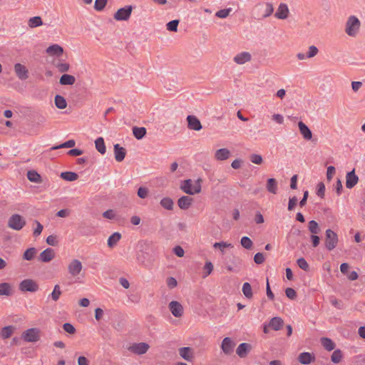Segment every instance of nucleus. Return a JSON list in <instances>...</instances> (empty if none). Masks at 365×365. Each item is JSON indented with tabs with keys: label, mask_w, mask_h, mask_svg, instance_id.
Returning a JSON list of instances; mask_svg holds the SVG:
<instances>
[{
	"label": "nucleus",
	"mask_w": 365,
	"mask_h": 365,
	"mask_svg": "<svg viewBox=\"0 0 365 365\" xmlns=\"http://www.w3.org/2000/svg\"><path fill=\"white\" fill-rule=\"evenodd\" d=\"M241 245L245 249H251L252 247V241L248 237H242L240 240Z\"/></svg>",
	"instance_id": "50"
},
{
	"label": "nucleus",
	"mask_w": 365,
	"mask_h": 365,
	"mask_svg": "<svg viewBox=\"0 0 365 365\" xmlns=\"http://www.w3.org/2000/svg\"><path fill=\"white\" fill-rule=\"evenodd\" d=\"M63 329L66 332L71 334H73L76 332L75 327L70 323H65L63 325Z\"/></svg>",
	"instance_id": "61"
},
{
	"label": "nucleus",
	"mask_w": 365,
	"mask_h": 365,
	"mask_svg": "<svg viewBox=\"0 0 365 365\" xmlns=\"http://www.w3.org/2000/svg\"><path fill=\"white\" fill-rule=\"evenodd\" d=\"M274 11L273 5L271 3H258L257 4L254 9V14L258 17L261 19H264L269 17Z\"/></svg>",
	"instance_id": "3"
},
{
	"label": "nucleus",
	"mask_w": 365,
	"mask_h": 365,
	"mask_svg": "<svg viewBox=\"0 0 365 365\" xmlns=\"http://www.w3.org/2000/svg\"><path fill=\"white\" fill-rule=\"evenodd\" d=\"M67 270L71 277L77 278L83 271V264L79 259H73L68 264Z\"/></svg>",
	"instance_id": "5"
},
{
	"label": "nucleus",
	"mask_w": 365,
	"mask_h": 365,
	"mask_svg": "<svg viewBox=\"0 0 365 365\" xmlns=\"http://www.w3.org/2000/svg\"><path fill=\"white\" fill-rule=\"evenodd\" d=\"M107 3V0H96L94 8L96 11H102Z\"/></svg>",
	"instance_id": "57"
},
{
	"label": "nucleus",
	"mask_w": 365,
	"mask_h": 365,
	"mask_svg": "<svg viewBox=\"0 0 365 365\" xmlns=\"http://www.w3.org/2000/svg\"><path fill=\"white\" fill-rule=\"evenodd\" d=\"M160 205L167 210H172L174 207V202L170 197H165L160 200Z\"/></svg>",
	"instance_id": "34"
},
{
	"label": "nucleus",
	"mask_w": 365,
	"mask_h": 365,
	"mask_svg": "<svg viewBox=\"0 0 365 365\" xmlns=\"http://www.w3.org/2000/svg\"><path fill=\"white\" fill-rule=\"evenodd\" d=\"M308 228L312 235L319 234L320 232L319 226L315 220H311L309 222Z\"/></svg>",
	"instance_id": "46"
},
{
	"label": "nucleus",
	"mask_w": 365,
	"mask_h": 365,
	"mask_svg": "<svg viewBox=\"0 0 365 365\" xmlns=\"http://www.w3.org/2000/svg\"><path fill=\"white\" fill-rule=\"evenodd\" d=\"M297 265L303 270L308 271L309 269V264L303 257H301L297 261Z\"/></svg>",
	"instance_id": "55"
},
{
	"label": "nucleus",
	"mask_w": 365,
	"mask_h": 365,
	"mask_svg": "<svg viewBox=\"0 0 365 365\" xmlns=\"http://www.w3.org/2000/svg\"><path fill=\"white\" fill-rule=\"evenodd\" d=\"M179 24L178 20H173L166 24V29L170 31L176 32Z\"/></svg>",
	"instance_id": "51"
},
{
	"label": "nucleus",
	"mask_w": 365,
	"mask_h": 365,
	"mask_svg": "<svg viewBox=\"0 0 365 365\" xmlns=\"http://www.w3.org/2000/svg\"><path fill=\"white\" fill-rule=\"evenodd\" d=\"M187 126L190 130H200L202 129V125L199 119L195 115H188L187 117Z\"/></svg>",
	"instance_id": "22"
},
{
	"label": "nucleus",
	"mask_w": 365,
	"mask_h": 365,
	"mask_svg": "<svg viewBox=\"0 0 365 365\" xmlns=\"http://www.w3.org/2000/svg\"><path fill=\"white\" fill-rule=\"evenodd\" d=\"M15 328L13 326H7L4 328L0 331V336L2 339H8L9 338L12 334L14 333Z\"/></svg>",
	"instance_id": "40"
},
{
	"label": "nucleus",
	"mask_w": 365,
	"mask_h": 365,
	"mask_svg": "<svg viewBox=\"0 0 365 365\" xmlns=\"http://www.w3.org/2000/svg\"><path fill=\"white\" fill-rule=\"evenodd\" d=\"M25 225L24 217L19 214L12 215L8 220V227L16 231L21 230Z\"/></svg>",
	"instance_id": "4"
},
{
	"label": "nucleus",
	"mask_w": 365,
	"mask_h": 365,
	"mask_svg": "<svg viewBox=\"0 0 365 365\" xmlns=\"http://www.w3.org/2000/svg\"><path fill=\"white\" fill-rule=\"evenodd\" d=\"M213 269L214 267L212 263L210 261H206L203 267V277H207V276H209L213 271Z\"/></svg>",
	"instance_id": "48"
},
{
	"label": "nucleus",
	"mask_w": 365,
	"mask_h": 365,
	"mask_svg": "<svg viewBox=\"0 0 365 365\" xmlns=\"http://www.w3.org/2000/svg\"><path fill=\"white\" fill-rule=\"evenodd\" d=\"M242 292L247 298L251 299L252 297L253 294H252V287H251V285L250 283L245 282L243 284Z\"/></svg>",
	"instance_id": "47"
},
{
	"label": "nucleus",
	"mask_w": 365,
	"mask_h": 365,
	"mask_svg": "<svg viewBox=\"0 0 365 365\" xmlns=\"http://www.w3.org/2000/svg\"><path fill=\"white\" fill-rule=\"evenodd\" d=\"M254 261L256 264H260L264 262V256L262 253L258 252L254 257Z\"/></svg>",
	"instance_id": "63"
},
{
	"label": "nucleus",
	"mask_w": 365,
	"mask_h": 365,
	"mask_svg": "<svg viewBox=\"0 0 365 365\" xmlns=\"http://www.w3.org/2000/svg\"><path fill=\"white\" fill-rule=\"evenodd\" d=\"M251 349V344L248 343H242L237 346L236 353L240 358H245L247 356Z\"/></svg>",
	"instance_id": "25"
},
{
	"label": "nucleus",
	"mask_w": 365,
	"mask_h": 365,
	"mask_svg": "<svg viewBox=\"0 0 365 365\" xmlns=\"http://www.w3.org/2000/svg\"><path fill=\"white\" fill-rule=\"evenodd\" d=\"M298 360L302 364H309L314 360V356L310 353L304 352L299 355Z\"/></svg>",
	"instance_id": "30"
},
{
	"label": "nucleus",
	"mask_w": 365,
	"mask_h": 365,
	"mask_svg": "<svg viewBox=\"0 0 365 365\" xmlns=\"http://www.w3.org/2000/svg\"><path fill=\"white\" fill-rule=\"evenodd\" d=\"M341 358H342V354L340 350H336L332 353L331 361L334 363L336 364V363L340 362L341 360Z\"/></svg>",
	"instance_id": "56"
},
{
	"label": "nucleus",
	"mask_w": 365,
	"mask_h": 365,
	"mask_svg": "<svg viewBox=\"0 0 365 365\" xmlns=\"http://www.w3.org/2000/svg\"><path fill=\"white\" fill-rule=\"evenodd\" d=\"M45 51L48 56L60 58L64 51L62 46L57 43H53L48 46Z\"/></svg>",
	"instance_id": "16"
},
{
	"label": "nucleus",
	"mask_w": 365,
	"mask_h": 365,
	"mask_svg": "<svg viewBox=\"0 0 365 365\" xmlns=\"http://www.w3.org/2000/svg\"><path fill=\"white\" fill-rule=\"evenodd\" d=\"M103 217L108 220H113L116 217V213L113 210H108L103 213Z\"/></svg>",
	"instance_id": "59"
},
{
	"label": "nucleus",
	"mask_w": 365,
	"mask_h": 365,
	"mask_svg": "<svg viewBox=\"0 0 365 365\" xmlns=\"http://www.w3.org/2000/svg\"><path fill=\"white\" fill-rule=\"evenodd\" d=\"M54 103L58 109H64L67 107V102L62 96L56 95L54 98Z\"/></svg>",
	"instance_id": "39"
},
{
	"label": "nucleus",
	"mask_w": 365,
	"mask_h": 365,
	"mask_svg": "<svg viewBox=\"0 0 365 365\" xmlns=\"http://www.w3.org/2000/svg\"><path fill=\"white\" fill-rule=\"evenodd\" d=\"M52 64L59 73L68 72L71 67L68 63L61 59L53 61Z\"/></svg>",
	"instance_id": "23"
},
{
	"label": "nucleus",
	"mask_w": 365,
	"mask_h": 365,
	"mask_svg": "<svg viewBox=\"0 0 365 365\" xmlns=\"http://www.w3.org/2000/svg\"><path fill=\"white\" fill-rule=\"evenodd\" d=\"M178 353L181 358L188 361H191L194 357L193 349L190 347L180 348Z\"/></svg>",
	"instance_id": "24"
},
{
	"label": "nucleus",
	"mask_w": 365,
	"mask_h": 365,
	"mask_svg": "<svg viewBox=\"0 0 365 365\" xmlns=\"http://www.w3.org/2000/svg\"><path fill=\"white\" fill-rule=\"evenodd\" d=\"M359 182V177L355 173V170L349 172L346 175V187L353 188Z\"/></svg>",
	"instance_id": "19"
},
{
	"label": "nucleus",
	"mask_w": 365,
	"mask_h": 365,
	"mask_svg": "<svg viewBox=\"0 0 365 365\" xmlns=\"http://www.w3.org/2000/svg\"><path fill=\"white\" fill-rule=\"evenodd\" d=\"M61 178L66 181H74L78 178V174L73 172H63L61 173Z\"/></svg>",
	"instance_id": "42"
},
{
	"label": "nucleus",
	"mask_w": 365,
	"mask_h": 365,
	"mask_svg": "<svg viewBox=\"0 0 365 365\" xmlns=\"http://www.w3.org/2000/svg\"><path fill=\"white\" fill-rule=\"evenodd\" d=\"M37 255V250L35 247H30L25 250L23 254V259L27 261L33 260Z\"/></svg>",
	"instance_id": "33"
},
{
	"label": "nucleus",
	"mask_w": 365,
	"mask_h": 365,
	"mask_svg": "<svg viewBox=\"0 0 365 365\" xmlns=\"http://www.w3.org/2000/svg\"><path fill=\"white\" fill-rule=\"evenodd\" d=\"M55 257V251L51 248H46L40 253L38 260L41 262L47 263L53 260Z\"/></svg>",
	"instance_id": "18"
},
{
	"label": "nucleus",
	"mask_w": 365,
	"mask_h": 365,
	"mask_svg": "<svg viewBox=\"0 0 365 365\" xmlns=\"http://www.w3.org/2000/svg\"><path fill=\"white\" fill-rule=\"evenodd\" d=\"M138 196L141 199H145L148 196L149 190L145 187H140L138 190Z\"/></svg>",
	"instance_id": "53"
},
{
	"label": "nucleus",
	"mask_w": 365,
	"mask_h": 365,
	"mask_svg": "<svg viewBox=\"0 0 365 365\" xmlns=\"http://www.w3.org/2000/svg\"><path fill=\"white\" fill-rule=\"evenodd\" d=\"M231 156V152L227 148H220L216 150L214 158L217 161L226 160Z\"/></svg>",
	"instance_id": "21"
},
{
	"label": "nucleus",
	"mask_w": 365,
	"mask_h": 365,
	"mask_svg": "<svg viewBox=\"0 0 365 365\" xmlns=\"http://www.w3.org/2000/svg\"><path fill=\"white\" fill-rule=\"evenodd\" d=\"M241 265V259L236 257L232 256L229 261L225 263V268L227 272H237L240 270Z\"/></svg>",
	"instance_id": "13"
},
{
	"label": "nucleus",
	"mask_w": 365,
	"mask_h": 365,
	"mask_svg": "<svg viewBox=\"0 0 365 365\" xmlns=\"http://www.w3.org/2000/svg\"><path fill=\"white\" fill-rule=\"evenodd\" d=\"M319 53V49L316 46L312 45L308 47L307 52L306 53V56L308 58H312L315 57Z\"/></svg>",
	"instance_id": "49"
},
{
	"label": "nucleus",
	"mask_w": 365,
	"mask_h": 365,
	"mask_svg": "<svg viewBox=\"0 0 365 365\" xmlns=\"http://www.w3.org/2000/svg\"><path fill=\"white\" fill-rule=\"evenodd\" d=\"M27 178L29 180L35 183H41L42 182L41 175L35 170L28 171Z\"/></svg>",
	"instance_id": "37"
},
{
	"label": "nucleus",
	"mask_w": 365,
	"mask_h": 365,
	"mask_svg": "<svg viewBox=\"0 0 365 365\" xmlns=\"http://www.w3.org/2000/svg\"><path fill=\"white\" fill-rule=\"evenodd\" d=\"M19 289L22 292H36L39 289V286L36 280L25 279L19 283Z\"/></svg>",
	"instance_id": "8"
},
{
	"label": "nucleus",
	"mask_w": 365,
	"mask_h": 365,
	"mask_svg": "<svg viewBox=\"0 0 365 365\" xmlns=\"http://www.w3.org/2000/svg\"><path fill=\"white\" fill-rule=\"evenodd\" d=\"M266 188L272 194H277L278 190L277 182L274 178H269L267 181Z\"/></svg>",
	"instance_id": "31"
},
{
	"label": "nucleus",
	"mask_w": 365,
	"mask_h": 365,
	"mask_svg": "<svg viewBox=\"0 0 365 365\" xmlns=\"http://www.w3.org/2000/svg\"><path fill=\"white\" fill-rule=\"evenodd\" d=\"M14 294V289L8 282L0 283V296L9 297Z\"/></svg>",
	"instance_id": "28"
},
{
	"label": "nucleus",
	"mask_w": 365,
	"mask_h": 365,
	"mask_svg": "<svg viewBox=\"0 0 365 365\" xmlns=\"http://www.w3.org/2000/svg\"><path fill=\"white\" fill-rule=\"evenodd\" d=\"M298 128L300 134L306 140H310L312 138V133L308 126L302 121L298 123Z\"/></svg>",
	"instance_id": "20"
},
{
	"label": "nucleus",
	"mask_w": 365,
	"mask_h": 365,
	"mask_svg": "<svg viewBox=\"0 0 365 365\" xmlns=\"http://www.w3.org/2000/svg\"><path fill=\"white\" fill-rule=\"evenodd\" d=\"M283 325V320L280 317H273L270 322L269 326L271 327L274 330H279Z\"/></svg>",
	"instance_id": "38"
},
{
	"label": "nucleus",
	"mask_w": 365,
	"mask_h": 365,
	"mask_svg": "<svg viewBox=\"0 0 365 365\" xmlns=\"http://www.w3.org/2000/svg\"><path fill=\"white\" fill-rule=\"evenodd\" d=\"M46 242L48 245H51V246H56L58 244V240H57V237L56 235H49L47 238H46Z\"/></svg>",
	"instance_id": "64"
},
{
	"label": "nucleus",
	"mask_w": 365,
	"mask_h": 365,
	"mask_svg": "<svg viewBox=\"0 0 365 365\" xmlns=\"http://www.w3.org/2000/svg\"><path fill=\"white\" fill-rule=\"evenodd\" d=\"M61 295V287L58 284H56L53 287V289L49 297L54 302H56L59 299L60 296Z\"/></svg>",
	"instance_id": "45"
},
{
	"label": "nucleus",
	"mask_w": 365,
	"mask_h": 365,
	"mask_svg": "<svg viewBox=\"0 0 365 365\" xmlns=\"http://www.w3.org/2000/svg\"><path fill=\"white\" fill-rule=\"evenodd\" d=\"M168 308L175 317H182L184 314V308L178 301H171L168 304Z\"/></svg>",
	"instance_id": "14"
},
{
	"label": "nucleus",
	"mask_w": 365,
	"mask_h": 365,
	"mask_svg": "<svg viewBox=\"0 0 365 365\" xmlns=\"http://www.w3.org/2000/svg\"><path fill=\"white\" fill-rule=\"evenodd\" d=\"M321 343L327 351H331L335 347L334 343L329 338H322Z\"/></svg>",
	"instance_id": "44"
},
{
	"label": "nucleus",
	"mask_w": 365,
	"mask_h": 365,
	"mask_svg": "<svg viewBox=\"0 0 365 365\" xmlns=\"http://www.w3.org/2000/svg\"><path fill=\"white\" fill-rule=\"evenodd\" d=\"M289 16V9L285 3H280L274 14L275 18L280 20L287 19Z\"/></svg>",
	"instance_id": "17"
},
{
	"label": "nucleus",
	"mask_w": 365,
	"mask_h": 365,
	"mask_svg": "<svg viewBox=\"0 0 365 365\" xmlns=\"http://www.w3.org/2000/svg\"><path fill=\"white\" fill-rule=\"evenodd\" d=\"M114 154L115 159L117 162H122L126 154L125 149L121 147L119 144L114 145Z\"/></svg>",
	"instance_id": "27"
},
{
	"label": "nucleus",
	"mask_w": 365,
	"mask_h": 365,
	"mask_svg": "<svg viewBox=\"0 0 365 365\" xmlns=\"http://www.w3.org/2000/svg\"><path fill=\"white\" fill-rule=\"evenodd\" d=\"M96 149L102 155L106 153V148L104 143V139L102 137L98 138L95 140Z\"/></svg>",
	"instance_id": "36"
},
{
	"label": "nucleus",
	"mask_w": 365,
	"mask_h": 365,
	"mask_svg": "<svg viewBox=\"0 0 365 365\" xmlns=\"http://www.w3.org/2000/svg\"><path fill=\"white\" fill-rule=\"evenodd\" d=\"M34 223L36 224V227L34 230V235L36 237L41 235V233L43 231V227L38 221L36 220Z\"/></svg>",
	"instance_id": "62"
},
{
	"label": "nucleus",
	"mask_w": 365,
	"mask_h": 365,
	"mask_svg": "<svg viewBox=\"0 0 365 365\" xmlns=\"http://www.w3.org/2000/svg\"><path fill=\"white\" fill-rule=\"evenodd\" d=\"M133 7L131 5L125 6L117 10L113 15V19L116 21H128L132 14Z\"/></svg>",
	"instance_id": "9"
},
{
	"label": "nucleus",
	"mask_w": 365,
	"mask_h": 365,
	"mask_svg": "<svg viewBox=\"0 0 365 365\" xmlns=\"http://www.w3.org/2000/svg\"><path fill=\"white\" fill-rule=\"evenodd\" d=\"M75 145H76L75 140H69L61 144L60 145L53 147L52 149L56 150V149L62 148H73L75 146Z\"/></svg>",
	"instance_id": "54"
},
{
	"label": "nucleus",
	"mask_w": 365,
	"mask_h": 365,
	"mask_svg": "<svg viewBox=\"0 0 365 365\" xmlns=\"http://www.w3.org/2000/svg\"><path fill=\"white\" fill-rule=\"evenodd\" d=\"M250 160L252 163L261 165L263 162L262 157L258 154H252L250 155Z\"/></svg>",
	"instance_id": "58"
},
{
	"label": "nucleus",
	"mask_w": 365,
	"mask_h": 365,
	"mask_svg": "<svg viewBox=\"0 0 365 365\" xmlns=\"http://www.w3.org/2000/svg\"><path fill=\"white\" fill-rule=\"evenodd\" d=\"M43 24L42 19L40 16H34L30 18L28 21V26L30 28H36L40 26Z\"/></svg>",
	"instance_id": "43"
},
{
	"label": "nucleus",
	"mask_w": 365,
	"mask_h": 365,
	"mask_svg": "<svg viewBox=\"0 0 365 365\" xmlns=\"http://www.w3.org/2000/svg\"><path fill=\"white\" fill-rule=\"evenodd\" d=\"M121 238L119 232H114L108 239V246L110 248L115 247Z\"/></svg>",
	"instance_id": "35"
},
{
	"label": "nucleus",
	"mask_w": 365,
	"mask_h": 365,
	"mask_svg": "<svg viewBox=\"0 0 365 365\" xmlns=\"http://www.w3.org/2000/svg\"><path fill=\"white\" fill-rule=\"evenodd\" d=\"M361 22L355 15H349L344 23V32L351 37L356 38L360 33Z\"/></svg>",
	"instance_id": "1"
},
{
	"label": "nucleus",
	"mask_w": 365,
	"mask_h": 365,
	"mask_svg": "<svg viewBox=\"0 0 365 365\" xmlns=\"http://www.w3.org/2000/svg\"><path fill=\"white\" fill-rule=\"evenodd\" d=\"M201 178H198L196 180L187 179L181 182L180 187L185 193L193 195L201 192Z\"/></svg>",
	"instance_id": "2"
},
{
	"label": "nucleus",
	"mask_w": 365,
	"mask_h": 365,
	"mask_svg": "<svg viewBox=\"0 0 365 365\" xmlns=\"http://www.w3.org/2000/svg\"><path fill=\"white\" fill-rule=\"evenodd\" d=\"M193 203V198L189 196H182L178 200V205L182 210L189 209Z\"/></svg>",
	"instance_id": "26"
},
{
	"label": "nucleus",
	"mask_w": 365,
	"mask_h": 365,
	"mask_svg": "<svg viewBox=\"0 0 365 365\" xmlns=\"http://www.w3.org/2000/svg\"><path fill=\"white\" fill-rule=\"evenodd\" d=\"M231 11V8L219 10L216 12L215 16L220 19H225L230 15Z\"/></svg>",
	"instance_id": "52"
},
{
	"label": "nucleus",
	"mask_w": 365,
	"mask_h": 365,
	"mask_svg": "<svg viewBox=\"0 0 365 365\" xmlns=\"http://www.w3.org/2000/svg\"><path fill=\"white\" fill-rule=\"evenodd\" d=\"M133 135L138 139H142L146 134V129L144 127H133Z\"/></svg>",
	"instance_id": "41"
},
{
	"label": "nucleus",
	"mask_w": 365,
	"mask_h": 365,
	"mask_svg": "<svg viewBox=\"0 0 365 365\" xmlns=\"http://www.w3.org/2000/svg\"><path fill=\"white\" fill-rule=\"evenodd\" d=\"M150 349V345L145 342L133 343L128 347V350L136 355L145 354Z\"/></svg>",
	"instance_id": "10"
},
{
	"label": "nucleus",
	"mask_w": 365,
	"mask_h": 365,
	"mask_svg": "<svg viewBox=\"0 0 365 365\" xmlns=\"http://www.w3.org/2000/svg\"><path fill=\"white\" fill-rule=\"evenodd\" d=\"M252 54L248 51H242L237 53L232 58L235 63L237 65H244L252 61Z\"/></svg>",
	"instance_id": "12"
},
{
	"label": "nucleus",
	"mask_w": 365,
	"mask_h": 365,
	"mask_svg": "<svg viewBox=\"0 0 365 365\" xmlns=\"http://www.w3.org/2000/svg\"><path fill=\"white\" fill-rule=\"evenodd\" d=\"M76 82V78L69 74H63L59 79V83L62 86H71Z\"/></svg>",
	"instance_id": "29"
},
{
	"label": "nucleus",
	"mask_w": 365,
	"mask_h": 365,
	"mask_svg": "<svg viewBox=\"0 0 365 365\" xmlns=\"http://www.w3.org/2000/svg\"><path fill=\"white\" fill-rule=\"evenodd\" d=\"M338 242L337 234L330 229L327 230L325 232V247L331 251L337 246Z\"/></svg>",
	"instance_id": "7"
},
{
	"label": "nucleus",
	"mask_w": 365,
	"mask_h": 365,
	"mask_svg": "<svg viewBox=\"0 0 365 365\" xmlns=\"http://www.w3.org/2000/svg\"><path fill=\"white\" fill-rule=\"evenodd\" d=\"M14 70L17 78L21 81L26 80L29 78V71L26 66L17 63L14 66Z\"/></svg>",
	"instance_id": "15"
},
{
	"label": "nucleus",
	"mask_w": 365,
	"mask_h": 365,
	"mask_svg": "<svg viewBox=\"0 0 365 365\" xmlns=\"http://www.w3.org/2000/svg\"><path fill=\"white\" fill-rule=\"evenodd\" d=\"M236 346L235 341L230 337H225L222 339L221 343V349L226 355H230Z\"/></svg>",
	"instance_id": "11"
},
{
	"label": "nucleus",
	"mask_w": 365,
	"mask_h": 365,
	"mask_svg": "<svg viewBox=\"0 0 365 365\" xmlns=\"http://www.w3.org/2000/svg\"><path fill=\"white\" fill-rule=\"evenodd\" d=\"M166 284L168 287V288L173 289L177 287L178 282L174 277H169L166 279Z\"/></svg>",
	"instance_id": "60"
},
{
	"label": "nucleus",
	"mask_w": 365,
	"mask_h": 365,
	"mask_svg": "<svg viewBox=\"0 0 365 365\" xmlns=\"http://www.w3.org/2000/svg\"><path fill=\"white\" fill-rule=\"evenodd\" d=\"M21 338L26 342H37L41 339V330L38 328L28 329L22 333Z\"/></svg>",
	"instance_id": "6"
},
{
	"label": "nucleus",
	"mask_w": 365,
	"mask_h": 365,
	"mask_svg": "<svg viewBox=\"0 0 365 365\" xmlns=\"http://www.w3.org/2000/svg\"><path fill=\"white\" fill-rule=\"evenodd\" d=\"M234 247L232 243H229L227 242H215L213 244V248L217 249L220 251L222 254H224L225 252L226 249H232Z\"/></svg>",
	"instance_id": "32"
}]
</instances>
